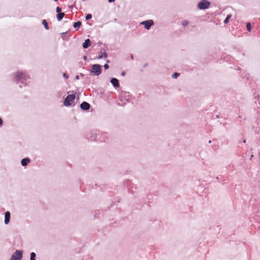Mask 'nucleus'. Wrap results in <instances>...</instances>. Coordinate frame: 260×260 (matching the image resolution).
<instances>
[{
    "mask_svg": "<svg viewBox=\"0 0 260 260\" xmlns=\"http://www.w3.org/2000/svg\"><path fill=\"white\" fill-rule=\"evenodd\" d=\"M36 254L35 252H32L30 253V260H36Z\"/></svg>",
    "mask_w": 260,
    "mask_h": 260,
    "instance_id": "obj_18",
    "label": "nucleus"
},
{
    "mask_svg": "<svg viewBox=\"0 0 260 260\" xmlns=\"http://www.w3.org/2000/svg\"><path fill=\"white\" fill-rule=\"evenodd\" d=\"M56 12L57 13H59L61 12V9L59 7H57L56 8Z\"/></svg>",
    "mask_w": 260,
    "mask_h": 260,
    "instance_id": "obj_23",
    "label": "nucleus"
},
{
    "mask_svg": "<svg viewBox=\"0 0 260 260\" xmlns=\"http://www.w3.org/2000/svg\"><path fill=\"white\" fill-rule=\"evenodd\" d=\"M66 34H67V32L61 33V37H63V36H64Z\"/></svg>",
    "mask_w": 260,
    "mask_h": 260,
    "instance_id": "obj_27",
    "label": "nucleus"
},
{
    "mask_svg": "<svg viewBox=\"0 0 260 260\" xmlns=\"http://www.w3.org/2000/svg\"><path fill=\"white\" fill-rule=\"evenodd\" d=\"M208 143H209V144L211 143V140H209V142H208Z\"/></svg>",
    "mask_w": 260,
    "mask_h": 260,
    "instance_id": "obj_38",
    "label": "nucleus"
},
{
    "mask_svg": "<svg viewBox=\"0 0 260 260\" xmlns=\"http://www.w3.org/2000/svg\"><path fill=\"white\" fill-rule=\"evenodd\" d=\"M125 73L124 72H122L121 73V75H122V76H125Z\"/></svg>",
    "mask_w": 260,
    "mask_h": 260,
    "instance_id": "obj_29",
    "label": "nucleus"
},
{
    "mask_svg": "<svg viewBox=\"0 0 260 260\" xmlns=\"http://www.w3.org/2000/svg\"><path fill=\"white\" fill-rule=\"evenodd\" d=\"M62 76L66 79H68L69 78L68 75L65 73H63Z\"/></svg>",
    "mask_w": 260,
    "mask_h": 260,
    "instance_id": "obj_24",
    "label": "nucleus"
},
{
    "mask_svg": "<svg viewBox=\"0 0 260 260\" xmlns=\"http://www.w3.org/2000/svg\"><path fill=\"white\" fill-rule=\"evenodd\" d=\"M92 18V15L90 14H88L85 16V20H88Z\"/></svg>",
    "mask_w": 260,
    "mask_h": 260,
    "instance_id": "obj_22",
    "label": "nucleus"
},
{
    "mask_svg": "<svg viewBox=\"0 0 260 260\" xmlns=\"http://www.w3.org/2000/svg\"><path fill=\"white\" fill-rule=\"evenodd\" d=\"M23 251L21 250H16L12 255L10 260H21Z\"/></svg>",
    "mask_w": 260,
    "mask_h": 260,
    "instance_id": "obj_5",
    "label": "nucleus"
},
{
    "mask_svg": "<svg viewBox=\"0 0 260 260\" xmlns=\"http://www.w3.org/2000/svg\"><path fill=\"white\" fill-rule=\"evenodd\" d=\"M153 21L150 19L146 21H143L141 22V24L143 25L144 26V28L147 30H149L151 26L153 25Z\"/></svg>",
    "mask_w": 260,
    "mask_h": 260,
    "instance_id": "obj_7",
    "label": "nucleus"
},
{
    "mask_svg": "<svg viewBox=\"0 0 260 260\" xmlns=\"http://www.w3.org/2000/svg\"><path fill=\"white\" fill-rule=\"evenodd\" d=\"M110 82L115 87H119L120 86L118 80L115 78H112L110 80Z\"/></svg>",
    "mask_w": 260,
    "mask_h": 260,
    "instance_id": "obj_9",
    "label": "nucleus"
},
{
    "mask_svg": "<svg viewBox=\"0 0 260 260\" xmlns=\"http://www.w3.org/2000/svg\"><path fill=\"white\" fill-rule=\"evenodd\" d=\"M29 76L26 75L22 72H18L16 73L14 79V81L17 84L22 83L26 85L28 79H29Z\"/></svg>",
    "mask_w": 260,
    "mask_h": 260,
    "instance_id": "obj_1",
    "label": "nucleus"
},
{
    "mask_svg": "<svg viewBox=\"0 0 260 260\" xmlns=\"http://www.w3.org/2000/svg\"><path fill=\"white\" fill-rule=\"evenodd\" d=\"M134 55H133V54H132V55H131V58L132 59H134Z\"/></svg>",
    "mask_w": 260,
    "mask_h": 260,
    "instance_id": "obj_31",
    "label": "nucleus"
},
{
    "mask_svg": "<svg viewBox=\"0 0 260 260\" xmlns=\"http://www.w3.org/2000/svg\"><path fill=\"white\" fill-rule=\"evenodd\" d=\"M91 42L89 39L85 40V42L83 43L82 47L84 49L88 48L90 45Z\"/></svg>",
    "mask_w": 260,
    "mask_h": 260,
    "instance_id": "obj_12",
    "label": "nucleus"
},
{
    "mask_svg": "<svg viewBox=\"0 0 260 260\" xmlns=\"http://www.w3.org/2000/svg\"><path fill=\"white\" fill-rule=\"evenodd\" d=\"M115 0H108V2L109 3H112V2H114Z\"/></svg>",
    "mask_w": 260,
    "mask_h": 260,
    "instance_id": "obj_30",
    "label": "nucleus"
},
{
    "mask_svg": "<svg viewBox=\"0 0 260 260\" xmlns=\"http://www.w3.org/2000/svg\"><path fill=\"white\" fill-rule=\"evenodd\" d=\"M102 66L99 64H94L91 66L90 72L95 76H99L102 72Z\"/></svg>",
    "mask_w": 260,
    "mask_h": 260,
    "instance_id": "obj_3",
    "label": "nucleus"
},
{
    "mask_svg": "<svg viewBox=\"0 0 260 260\" xmlns=\"http://www.w3.org/2000/svg\"><path fill=\"white\" fill-rule=\"evenodd\" d=\"M81 22L80 21H78L74 23L73 24V27L75 28H77V30L78 29V28L80 27V26L81 25Z\"/></svg>",
    "mask_w": 260,
    "mask_h": 260,
    "instance_id": "obj_15",
    "label": "nucleus"
},
{
    "mask_svg": "<svg viewBox=\"0 0 260 260\" xmlns=\"http://www.w3.org/2000/svg\"><path fill=\"white\" fill-rule=\"evenodd\" d=\"M106 62H107V63H109V62H110V60H107L106 61Z\"/></svg>",
    "mask_w": 260,
    "mask_h": 260,
    "instance_id": "obj_37",
    "label": "nucleus"
},
{
    "mask_svg": "<svg viewBox=\"0 0 260 260\" xmlns=\"http://www.w3.org/2000/svg\"><path fill=\"white\" fill-rule=\"evenodd\" d=\"M258 98H259V95H258L257 96H255V99H258Z\"/></svg>",
    "mask_w": 260,
    "mask_h": 260,
    "instance_id": "obj_36",
    "label": "nucleus"
},
{
    "mask_svg": "<svg viewBox=\"0 0 260 260\" xmlns=\"http://www.w3.org/2000/svg\"><path fill=\"white\" fill-rule=\"evenodd\" d=\"M246 28H247V30L248 31H250L251 30V24L250 23H247V24H246Z\"/></svg>",
    "mask_w": 260,
    "mask_h": 260,
    "instance_id": "obj_19",
    "label": "nucleus"
},
{
    "mask_svg": "<svg viewBox=\"0 0 260 260\" xmlns=\"http://www.w3.org/2000/svg\"><path fill=\"white\" fill-rule=\"evenodd\" d=\"M180 75V74L179 73H174L172 75V77L173 78H177L178 77H179Z\"/></svg>",
    "mask_w": 260,
    "mask_h": 260,
    "instance_id": "obj_21",
    "label": "nucleus"
},
{
    "mask_svg": "<svg viewBox=\"0 0 260 260\" xmlns=\"http://www.w3.org/2000/svg\"><path fill=\"white\" fill-rule=\"evenodd\" d=\"M64 16V13L61 12L59 13H57V16H56L57 20L59 21L61 20Z\"/></svg>",
    "mask_w": 260,
    "mask_h": 260,
    "instance_id": "obj_14",
    "label": "nucleus"
},
{
    "mask_svg": "<svg viewBox=\"0 0 260 260\" xmlns=\"http://www.w3.org/2000/svg\"><path fill=\"white\" fill-rule=\"evenodd\" d=\"M86 58H87V57H86V56H83V59H84V60H86Z\"/></svg>",
    "mask_w": 260,
    "mask_h": 260,
    "instance_id": "obj_33",
    "label": "nucleus"
},
{
    "mask_svg": "<svg viewBox=\"0 0 260 260\" xmlns=\"http://www.w3.org/2000/svg\"><path fill=\"white\" fill-rule=\"evenodd\" d=\"M243 142H244V143H245V142H246V140H243Z\"/></svg>",
    "mask_w": 260,
    "mask_h": 260,
    "instance_id": "obj_40",
    "label": "nucleus"
},
{
    "mask_svg": "<svg viewBox=\"0 0 260 260\" xmlns=\"http://www.w3.org/2000/svg\"><path fill=\"white\" fill-rule=\"evenodd\" d=\"M89 135V138H90L91 140L103 141H104V138L106 134L98 132L96 130H93L90 132Z\"/></svg>",
    "mask_w": 260,
    "mask_h": 260,
    "instance_id": "obj_2",
    "label": "nucleus"
},
{
    "mask_svg": "<svg viewBox=\"0 0 260 260\" xmlns=\"http://www.w3.org/2000/svg\"><path fill=\"white\" fill-rule=\"evenodd\" d=\"M104 67L105 70H108L109 68V66L107 63L104 64Z\"/></svg>",
    "mask_w": 260,
    "mask_h": 260,
    "instance_id": "obj_25",
    "label": "nucleus"
},
{
    "mask_svg": "<svg viewBox=\"0 0 260 260\" xmlns=\"http://www.w3.org/2000/svg\"><path fill=\"white\" fill-rule=\"evenodd\" d=\"M3 123V119L0 117V126H2Z\"/></svg>",
    "mask_w": 260,
    "mask_h": 260,
    "instance_id": "obj_26",
    "label": "nucleus"
},
{
    "mask_svg": "<svg viewBox=\"0 0 260 260\" xmlns=\"http://www.w3.org/2000/svg\"><path fill=\"white\" fill-rule=\"evenodd\" d=\"M83 1H85V0H83Z\"/></svg>",
    "mask_w": 260,
    "mask_h": 260,
    "instance_id": "obj_43",
    "label": "nucleus"
},
{
    "mask_svg": "<svg viewBox=\"0 0 260 260\" xmlns=\"http://www.w3.org/2000/svg\"><path fill=\"white\" fill-rule=\"evenodd\" d=\"M210 5V3L207 0H202L198 4V8L200 10H205L208 9Z\"/></svg>",
    "mask_w": 260,
    "mask_h": 260,
    "instance_id": "obj_6",
    "label": "nucleus"
},
{
    "mask_svg": "<svg viewBox=\"0 0 260 260\" xmlns=\"http://www.w3.org/2000/svg\"><path fill=\"white\" fill-rule=\"evenodd\" d=\"M217 118H219V115H216Z\"/></svg>",
    "mask_w": 260,
    "mask_h": 260,
    "instance_id": "obj_42",
    "label": "nucleus"
},
{
    "mask_svg": "<svg viewBox=\"0 0 260 260\" xmlns=\"http://www.w3.org/2000/svg\"><path fill=\"white\" fill-rule=\"evenodd\" d=\"M11 214L9 211H7L5 214V224H7L9 223L10 220Z\"/></svg>",
    "mask_w": 260,
    "mask_h": 260,
    "instance_id": "obj_10",
    "label": "nucleus"
},
{
    "mask_svg": "<svg viewBox=\"0 0 260 260\" xmlns=\"http://www.w3.org/2000/svg\"><path fill=\"white\" fill-rule=\"evenodd\" d=\"M42 24L44 25V27L46 29H47V30L49 29V26H48V23L46 20H45V19L43 20Z\"/></svg>",
    "mask_w": 260,
    "mask_h": 260,
    "instance_id": "obj_16",
    "label": "nucleus"
},
{
    "mask_svg": "<svg viewBox=\"0 0 260 260\" xmlns=\"http://www.w3.org/2000/svg\"><path fill=\"white\" fill-rule=\"evenodd\" d=\"M30 161H31L30 159L28 157H26V158H23L21 160V165L23 167H25L28 165V164L30 162Z\"/></svg>",
    "mask_w": 260,
    "mask_h": 260,
    "instance_id": "obj_11",
    "label": "nucleus"
},
{
    "mask_svg": "<svg viewBox=\"0 0 260 260\" xmlns=\"http://www.w3.org/2000/svg\"><path fill=\"white\" fill-rule=\"evenodd\" d=\"M126 101L128 103L129 102V99H126Z\"/></svg>",
    "mask_w": 260,
    "mask_h": 260,
    "instance_id": "obj_34",
    "label": "nucleus"
},
{
    "mask_svg": "<svg viewBox=\"0 0 260 260\" xmlns=\"http://www.w3.org/2000/svg\"><path fill=\"white\" fill-rule=\"evenodd\" d=\"M75 98V95L74 94L68 95L64 100L63 105L65 106H71L72 103L74 101Z\"/></svg>",
    "mask_w": 260,
    "mask_h": 260,
    "instance_id": "obj_4",
    "label": "nucleus"
},
{
    "mask_svg": "<svg viewBox=\"0 0 260 260\" xmlns=\"http://www.w3.org/2000/svg\"><path fill=\"white\" fill-rule=\"evenodd\" d=\"M231 17H232V15H231V14L228 15L226 16V18L225 19V20H224V23L225 24H227V23H229V20H230V19L231 18Z\"/></svg>",
    "mask_w": 260,
    "mask_h": 260,
    "instance_id": "obj_17",
    "label": "nucleus"
},
{
    "mask_svg": "<svg viewBox=\"0 0 260 260\" xmlns=\"http://www.w3.org/2000/svg\"><path fill=\"white\" fill-rule=\"evenodd\" d=\"M80 76H82V77H83L84 76V74H82V73H80Z\"/></svg>",
    "mask_w": 260,
    "mask_h": 260,
    "instance_id": "obj_35",
    "label": "nucleus"
},
{
    "mask_svg": "<svg viewBox=\"0 0 260 260\" xmlns=\"http://www.w3.org/2000/svg\"><path fill=\"white\" fill-rule=\"evenodd\" d=\"M90 107V104L86 102H83L80 104L81 109L84 111L88 110Z\"/></svg>",
    "mask_w": 260,
    "mask_h": 260,
    "instance_id": "obj_8",
    "label": "nucleus"
},
{
    "mask_svg": "<svg viewBox=\"0 0 260 260\" xmlns=\"http://www.w3.org/2000/svg\"><path fill=\"white\" fill-rule=\"evenodd\" d=\"M75 79H76V80H78V79H79V76L78 75L76 76V77H75Z\"/></svg>",
    "mask_w": 260,
    "mask_h": 260,
    "instance_id": "obj_28",
    "label": "nucleus"
},
{
    "mask_svg": "<svg viewBox=\"0 0 260 260\" xmlns=\"http://www.w3.org/2000/svg\"><path fill=\"white\" fill-rule=\"evenodd\" d=\"M188 21L187 20H184L181 22V24L183 26H186L188 25Z\"/></svg>",
    "mask_w": 260,
    "mask_h": 260,
    "instance_id": "obj_20",
    "label": "nucleus"
},
{
    "mask_svg": "<svg viewBox=\"0 0 260 260\" xmlns=\"http://www.w3.org/2000/svg\"><path fill=\"white\" fill-rule=\"evenodd\" d=\"M258 231L260 233V225L258 227Z\"/></svg>",
    "mask_w": 260,
    "mask_h": 260,
    "instance_id": "obj_32",
    "label": "nucleus"
},
{
    "mask_svg": "<svg viewBox=\"0 0 260 260\" xmlns=\"http://www.w3.org/2000/svg\"><path fill=\"white\" fill-rule=\"evenodd\" d=\"M237 70H240V68L239 67L238 68Z\"/></svg>",
    "mask_w": 260,
    "mask_h": 260,
    "instance_id": "obj_41",
    "label": "nucleus"
},
{
    "mask_svg": "<svg viewBox=\"0 0 260 260\" xmlns=\"http://www.w3.org/2000/svg\"><path fill=\"white\" fill-rule=\"evenodd\" d=\"M107 57H108V55H107V53L106 52H105V51H104V52L101 51V52L99 53V54L98 55V59H101L103 57L106 58Z\"/></svg>",
    "mask_w": 260,
    "mask_h": 260,
    "instance_id": "obj_13",
    "label": "nucleus"
},
{
    "mask_svg": "<svg viewBox=\"0 0 260 260\" xmlns=\"http://www.w3.org/2000/svg\"><path fill=\"white\" fill-rule=\"evenodd\" d=\"M253 157V155H252H252H251L250 159H251V158H252V157Z\"/></svg>",
    "mask_w": 260,
    "mask_h": 260,
    "instance_id": "obj_39",
    "label": "nucleus"
}]
</instances>
